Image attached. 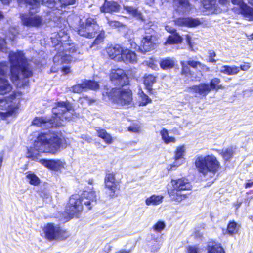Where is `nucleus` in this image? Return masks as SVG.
I'll return each mask as SVG.
<instances>
[{
    "mask_svg": "<svg viewBox=\"0 0 253 253\" xmlns=\"http://www.w3.org/2000/svg\"><path fill=\"white\" fill-rule=\"evenodd\" d=\"M250 68V65L249 63H245L243 65H242L239 67L240 70H242L243 71H247Z\"/></svg>",
    "mask_w": 253,
    "mask_h": 253,
    "instance_id": "4d7b16f0",
    "label": "nucleus"
},
{
    "mask_svg": "<svg viewBox=\"0 0 253 253\" xmlns=\"http://www.w3.org/2000/svg\"><path fill=\"white\" fill-rule=\"evenodd\" d=\"M216 56V54L214 52L212 51L210 53L209 60L210 62L214 63L216 61L214 59V57Z\"/></svg>",
    "mask_w": 253,
    "mask_h": 253,
    "instance_id": "6e6d98bb",
    "label": "nucleus"
},
{
    "mask_svg": "<svg viewBox=\"0 0 253 253\" xmlns=\"http://www.w3.org/2000/svg\"><path fill=\"white\" fill-rule=\"evenodd\" d=\"M99 88L98 84L94 81L85 80L81 84H79L72 87V90L75 93H80L88 89L96 90Z\"/></svg>",
    "mask_w": 253,
    "mask_h": 253,
    "instance_id": "2eb2a0df",
    "label": "nucleus"
},
{
    "mask_svg": "<svg viewBox=\"0 0 253 253\" xmlns=\"http://www.w3.org/2000/svg\"><path fill=\"white\" fill-rule=\"evenodd\" d=\"M80 196L85 206H87L88 209L95 204L96 202V194L94 191H84Z\"/></svg>",
    "mask_w": 253,
    "mask_h": 253,
    "instance_id": "dca6fc26",
    "label": "nucleus"
},
{
    "mask_svg": "<svg viewBox=\"0 0 253 253\" xmlns=\"http://www.w3.org/2000/svg\"><path fill=\"white\" fill-rule=\"evenodd\" d=\"M182 41V38L179 36L177 33L175 34L169 36L167 41L165 42V44H171L174 43H179L181 42Z\"/></svg>",
    "mask_w": 253,
    "mask_h": 253,
    "instance_id": "4c0bfd02",
    "label": "nucleus"
},
{
    "mask_svg": "<svg viewBox=\"0 0 253 253\" xmlns=\"http://www.w3.org/2000/svg\"><path fill=\"white\" fill-rule=\"evenodd\" d=\"M119 182L115 178V175L113 173L106 174L105 178V186L107 192L110 197L115 195V192L119 186Z\"/></svg>",
    "mask_w": 253,
    "mask_h": 253,
    "instance_id": "4468645a",
    "label": "nucleus"
},
{
    "mask_svg": "<svg viewBox=\"0 0 253 253\" xmlns=\"http://www.w3.org/2000/svg\"><path fill=\"white\" fill-rule=\"evenodd\" d=\"M174 3H179L178 10L186 12L190 9V5L188 0H174Z\"/></svg>",
    "mask_w": 253,
    "mask_h": 253,
    "instance_id": "f704fd0d",
    "label": "nucleus"
},
{
    "mask_svg": "<svg viewBox=\"0 0 253 253\" xmlns=\"http://www.w3.org/2000/svg\"><path fill=\"white\" fill-rule=\"evenodd\" d=\"M81 138L82 139H83L85 141H86L88 142H90L92 140V138L89 136H88L87 135H84V134L82 135L81 136Z\"/></svg>",
    "mask_w": 253,
    "mask_h": 253,
    "instance_id": "bf43d9fd",
    "label": "nucleus"
},
{
    "mask_svg": "<svg viewBox=\"0 0 253 253\" xmlns=\"http://www.w3.org/2000/svg\"><path fill=\"white\" fill-rule=\"evenodd\" d=\"M8 68L5 63H0V94L4 95L12 90V86L5 79Z\"/></svg>",
    "mask_w": 253,
    "mask_h": 253,
    "instance_id": "9b49d317",
    "label": "nucleus"
},
{
    "mask_svg": "<svg viewBox=\"0 0 253 253\" xmlns=\"http://www.w3.org/2000/svg\"><path fill=\"white\" fill-rule=\"evenodd\" d=\"M219 2L223 5H226L229 4L228 0H219Z\"/></svg>",
    "mask_w": 253,
    "mask_h": 253,
    "instance_id": "69168bd1",
    "label": "nucleus"
},
{
    "mask_svg": "<svg viewBox=\"0 0 253 253\" xmlns=\"http://www.w3.org/2000/svg\"><path fill=\"white\" fill-rule=\"evenodd\" d=\"M138 94L139 96L138 103L139 106H145L152 102L151 99L144 93L141 89H140Z\"/></svg>",
    "mask_w": 253,
    "mask_h": 253,
    "instance_id": "c756f323",
    "label": "nucleus"
},
{
    "mask_svg": "<svg viewBox=\"0 0 253 253\" xmlns=\"http://www.w3.org/2000/svg\"><path fill=\"white\" fill-rule=\"evenodd\" d=\"M148 66L153 69H156L157 68L156 61L154 59H151L149 62Z\"/></svg>",
    "mask_w": 253,
    "mask_h": 253,
    "instance_id": "5fc2aeb1",
    "label": "nucleus"
},
{
    "mask_svg": "<svg viewBox=\"0 0 253 253\" xmlns=\"http://www.w3.org/2000/svg\"><path fill=\"white\" fill-rule=\"evenodd\" d=\"M116 253H129V252L125 250H121Z\"/></svg>",
    "mask_w": 253,
    "mask_h": 253,
    "instance_id": "774afa93",
    "label": "nucleus"
},
{
    "mask_svg": "<svg viewBox=\"0 0 253 253\" xmlns=\"http://www.w3.org/2000/svg\"><path fill=\"white\" fill-rule=\"evenodd\" d=\"M164 196L162 195H152L145 200V204L147 206H156L163 202Z\"/></svg>",
    "mask_w": 253,
    "mask_h": 253,
    "instance_id": "cd10ccee",
    "label": "nucleus"
},
{
    "mask_svg": "<svg viewBox=\"0 0 253 253\" xmlns=\"http://www.w3.org/2000/svg\"><path fill=\"white\" fill-rule=\"evenodd\" d=\"M124 48L119 45L110 46L107 49V52L109 57L112 59L120 61Z\"/></svg>",
    "mask_w": 253,
    "mask_h": 253,
    "instance_id": "aec40b11",
    "label": "nucleus"
},
{
    "mask_svg": "<svg viewBox=\"0 0 253 253\" xmlns=\"http://www.w3.org/2000/svg\"><path fill=\"white\" fill-rule=\"evenodd\" d=\"M245 188H249L253 187V181H249L245 184Z\"/></svg>",
    "mask_w": 253,
    "mask_h": 253,
    "instance_id": "680f3d73",
    "label": "nucleus"
},
{
    "mask_svg": "<svg viewBox=\"0 0 253 253\" xmlns=\"http://www.w3.org/2000/svg\"><path fill=\"white\" fill-rule=\"evenodd\" d=\"M19 4L23 2L29 6L30 13L36 12L40 6V1L39 0H17Z\"/></svg>",
    "mask_w": 253,
    "mask_h": 253,
    "instance_id": "bb28decb",
    "label": "nucleus"
},
{
    "mask_svg": "<svg viewBox=\"0 0 253 253\" xmlns=\"http://www.w3.org/2000/svg\"><path fill=\"white\" fill-rule=\"evenodd\" d=\"M165 28L167 31H168L170 33H174L175 31V30L174 29H172V28L170 27L169 26H166Z\"/></svg>",
    "mask_w": 253,
    "mask_h": 253,
    "instance_id": "338daca9",
    "label": "nucleus"
},
{
    "mask_svg": "<svg viewBox=\"0 0 253 253\" xmlns=\"http://www.w3.org/2000/svg\"><path fill=\"white\" fill-rule=\"evenodd\" d=\"M160 245H159L158 244H157L156 245V247H152L151 248V251L153 252H157L159 251V250L160 249Z\"/></svg>",
    "mask_w": 253,
    "mask_h": 253,
    "instance_id": "0e129e2a",
    "label": "nucleus"
},
{
    "mask_svg": "<svg viewBox=\"0 0 253 253\" xmlns=\"http://www.w3.org/2000/svg\"><path fill=\"white\" fill-rule=\"evenodd\" d=\"M124 9L131 16L143 20L142 14L137 8L132 6H124Z\"/></svg>",
    "mask_w": 253,
    "mask_h": 253,
    "instance_id": "473e14b6",
    "label": "nucleus"
},
{
    "mask_svg": "<svg viewBox=\"0 0 253 253\" xmlns=\"http://www.w3.org/2000/svg\"><path fill=\"white\" fill-rule=\"evenodd\" d=\"M171 187L168 189V193L171 200L180 203L187 198V195L183 193L192 189V185L189 180L185 178L172 179Z\"/></svg>",
    "mask_w": 253,
    "mask_h": 253,
    "instance_id": "39448f33",
    "label": "nucleus"
},
{
    "mask_svg": "<svg viewBox=\"0 0 253 253\" xmlns=\"http://www.w3.org/2000/svg\"><path fill=\"white\" fill-rule=\"evenodd\" d=\"M136 61L137 57L136 54L127 48H124L120 61H123L126 63H133L136 62Z\"/></svg>",
    "mask_w": 253,
    "mask_h": 253,
    "instance_id": "4be33fe9",
    "label": "nucleus"
},
{
    "mask_svg": "<svg viewBox=\"0 0 253 253\" xmlns=\"http://www.w3.org/2000/svg\"><path fill=\"white\" fill-rule=\"evenodd\" d=\"M237 13L242 14L245 19L249 21L253 20V8L248 6L246 4L240 10H236Z\"/></svg>",
    "mask_w": 253,
    "mask_h": 253,
    "instance_id": "a878e982",
    "label": "nucleus"
},
{
    "mask_svg": "<svg viewBox=\"0 0 253 253\" xmlns=\"http://www.w3.org/2000/svg\"><path fill=\"white\" fill-rule=\"evenodd\" d=\"M203 5L204 8L208 10L211 13L218 12L215 0H203Z\"/></svg>",
    "mask_w": 253,
    "mask_h": 253,
    "instance_id": "c85d7f7f",
    "label": "nucleus"
},
{
    "mask_svg": "<svg viewBox=\"0 0 253 253\" xmlns=\"http://www.w3.org/2000/svg\"><path fill=\"white\" fill-rule=\"evenodd\" d=\"M72 110L71 104L67 101H60L58 102L56 107L53 108V113L55 115V119H49L45 118H36L32 122V124L43 128H48L53 126H58L61 125L60 122H58L59 120H63L68 119L67 117L63 116V114Z\"/></svg>",
    "mask_w": 253,
    "mask_h": 253,
    "instance_id": "7ed1b4c3",
    "label": "nucleus"
},
{
    "mask_svg": "<svg viewBox=\"0 0 253 253\" xmlns=\"http://www.w3.org/2000/svg\"><path fill=\"white\" fill-rule=\"evenodd\" d=\"M42 4L46 5L50 8L53 7L55 4V0H42Z\"/></svg>",
    "mask_w": 253,
    "mask_h": 253,
    "instance_id": "de8ad7c7",
    "label": "nucleus"
},
{
    "mask_svg": "<svg viewBox=\"0 0 253 253\" xmlns=\"http://www.w3.org/2000/svg\"><path fill=\"white\" fill-rule=\"evenodd\" d=\"M235 148L233 147H229L223 150L221 155L225 161H229L235 153Z\"/></svg>",
    "mask_w": 253,
    "mask_h": 253,
    "instance_id": "58836bf2",
    "label": "nucleus"
},
{
    "mask_svg": "<svg viewBox=\"0 0 253 253\" xmlns=\"http://www.w3.org/2000/svg\"><path fill=\"white\" fill-rule=\"evenodd\" d=\"M160 134L162 140L167 144L170 143H175L176 141V139L173 137L169 136L168 130L165 128L160 131Z\"/></svg>",
    "mask_w": 253,
    "mask_h": 253,
    "instance_id": "72a5a7b5",
    "label": "nucleus"
},
{
    "mask_svg": "<svg viewBox=\"0 0 253 253\" xmlns=\"http://www.w3.org/2000/svg\"><path fill=\"white\" fill-rule=\"evenodd\" d=\"M6 42L4 39H0V49L2 50V52H6L7 49L4 47L5 45Z\"/></svg>",
    "mask_w": 253,
    "mask_h": 253,
    "instance_id": "3c124183",
    "label": "nucleus"
},
{
    "mask_svg": "<svg viewBox=\"0 0 253 253\" xmlns=\"http://www.w3.org/2000/svg\"><path fill=\"white\" fill-rule=\"evenodd\" d=\"M158 44V41L156 36L145 35L141 40V50L144 52L150 51L154 49Z\"/></svg>",
    "mask_w": 253,
    "mask_h": 253,
    "instance_id": "ddd939ff",
    "label": "nucleus"
},
{
    "mask_svg": "<svg viewBox=\"0 0 253 253\" xmlns=\"http://www.w3.org/2000/svg\"><path fill=\"white\" fill-rule=\"evenodd\" d=\"M70 52L66 49L65 52H60L53 58V62L55 65H60L64 63H68L71 61V56L67 53Z\"/></svg>",
    "mask_w": 253,
    "mask_h": 253,
    "instance_id": "a211bd4d",
    "label": "nucleus"
},
{
    "mask_svg": "<svg viewBox=\"0 0 253 253\" xmlns=\"http://www.w3.org/2000/svg\"><path fill=\"white\" fill-rule=\"evenodd\" d=\"M76 0H57L61 6H68L69 5H73L75 3Z\"/></svg>",
    "mask_w": 253,
    "mask_h": 253,
    "instance_id": "49530a36",
    "label": "nucleus"
},
{
    "mask_svg": "<svg viewBox=\"0 0 253 253\" xmlns=\"http://www.w3.org/2000/svg\"><path fill=\"white\" fill-rule=\"evenodd\" d=\"M63 137L59 132L48 131L40 133L35 140L33 147L28 149L27 157L39 162L48 169L59 171L64 168L66 163L61 159H40V153L56 154L60 149Z\"/></svg>",
    "mask_w": 253,
    "mask_h": 253,
    "instance_id": "f257e3e1",
    "label": "nucleus"
},
{
    "mask_svg": "<svg viewBox=\"0 0 253 253\" xmlns=\"http://www.w3.org/2000/svg\"><path fill=\"white\" fill-rule=\"evenodd\" d=\"M175 24L179 26L195 27L200 25L201 22L198 19L192 18H181L175 20Z\"/></svg>",
    "mask_w": 253,
    "mask_h": 253,
    "instance_id": "6ab92c4d",
    "label": "nucleus"
},
{
    "mask_svg": "<svg viewBox=\"0 0 253 253\" xmlns=\"http://www.w3.org/2000/svg\"><path fill=\"white\" fill-rule=\"evenodd\" d=\"M62 71L67 74L71 72L70 69L69 67H64L61 68Z\"/></svg>",
    "mask_w": 253,
    "mask_h": 253,
    "instance_id": "052dcab7",
    "label": "nucleus"
},
{
    "mask_svg": "<svg viewBox=\"0 0 253 253\" xmlns=\"http://www.w3.org/2000/svg\"><path fill=\"white\" fill-rule=\"evenodd\" d=\"M82 197L78 194L72 195L66 207L65 212L73 218L81 213L83 210V201Z\"/></svg>",
    "mask_w": 253,
    "mask_h": 253,
    "instance_id": "6e6552de",
    "label": "nucleus"
},
{
    "mask_svg": "<svg viewBox=\"0 0 253 253\" xmlns=\"http://www.w3.org/2000/svg\"><path fill=\"white\" fill-rule=\"evenodd\" d=\"M16 36V32H14V33H12L11 34H9L6 36V38H8L11 40H14V38Z\"/></svg>",
    "mask_w": 253,
    "mask_h": 253,
    "instance_id": "e2e57ef3",
    "label": "nucleus"
},
{
    "mask_svg": "<svg viewBox=\"0 0 253 253\" xmlns=\"http://www.w3.org/2000/svg\"><path fill=\"white\" fill-rule=\"evenodd\" d=\"M231 1L233 4L237 5L240 9L246 4L243 0H231Z\"/></svg>",
    "mask_w": 253,
    "mask_h": 253,
    "instance_id": "09e8293b",
    "label": "nucleus"
},
{
    "mask_svg": "<svg viewBox=\"0 0 253 253\" xmlns=\"http://www.w3.org/2000/svg\"><path fill=\"white\" fill-rule=\"evenodd\" d=\"M108 23L110 26L114 27H118L120 25V23L116 21L108 20Z\"/></svg>",
    "mask_w": 253,
    "mask_h": 253,
    "instance_id": "864d4df0",
    "label": "nucleus"
},
{
    "mask_svg": "<svg viewBox=\"0 0 253 253\" xmlns=\"http://www.w3.org/2000/svg\"><path fill=\"white\" fill-rule=\"evenodd\" d=\"M128 130L133 133H139L140 132L141 128L138 125H133L128 127Z\"/></svg>",
    "mask_w": 253,
    "mask_h": 253,
    "instance_id": "a18cd8bd",
    "label": "nucleus"
},
{
    "mask_svg": "<svg viewBox=\"0 0 253 253\" xmlns=\"http://www.w3.org/2000/svg\"><path fill=\"white\" fill-rule=\"evenodd\" d=\"M239 228V226L234 221L230 222L227 228V232L229 235L235 234L237 233Z\"/></svg>",
    "mask_w": 253,
    "mask_h": 253,
    "instance_id": "ea45409f",
    "label": "nucleus"
},
{
    "mask_svg": "<svg viewBox=\"0 0 253 253\" xmlns=\"http://www.w3.org/2000/svg\"><path fill=\"white\" fill-rule=\"evenodd\" d=\"M220 79L218 78H214L211 80L209 85L210 90L217 91L220 89H224L225 87L220 84Z\"/></svg>",
    "mask_w": 253,
    "mask_h": 253,
    "instance_id": "2f4dec72",
    "label": "nucleus"
},
{
    "mask_svg": "<svg viewBox=\"0 0 253 253\" xmlns=\"http://www.w3.org/2000/svg\"><path fill=\"white\" fill-rule=\"evenodd\" d=\"M21 94L19 92L14 93L11 94L6 101L3 100H0V109L8 108L6 113L8 115H12L14 111L17 109L20 105L21 99Z\"/></svg>",
    "mask_w": 253,
    "mask_h": 253,
    "instance_id": "9d476101",
    "label": "nucleus"
},
{
    "mask_svg": "<svg viewBox=\"0 0 253 253\" xmlns=\"http://www.w3.org/2000/svg\"><path fill=\"white\" fill-rule=\"evenodd\" d=\"M187 253H199L200 249L197 245L189 246L186 248Z\"/></svg>",
    "mask_w": 253,
    "mask_h": 253,
    "instance_id": "c03bdc74",
    "label": "nucleus"
},
{
    "mask_svg": "<svg viewBox=\"0 0 253 253\" xmlns=\"http://www.w3.org/2000/svg\"><path fill=\"white\" fill-rule=\"evenodd\" d=\"M174 61L170 58H165L162 59L160 63V67L164 70L172 68L174 66Z\"/></svg>",
    "mask_w": 253,
    "mask_h": 253,
    "instance_id": "e433bc0d",
    "label": "nucleus"
},
{
    "mask_svg": "<svg viewBox=\"0 0 253 253\" xmlns=\"http://www.w3.org/2000/svg\"><path fill=\"white\" fill-rule=\"evenodd\" d=\"M220 71L228 75H233L237 74L240 71V68L239 67L235 66H223L221 67Z\"/></svg>",
    "mask_w": 253,
    "mask_h": 253,
    "instance_id": "7c9ffc66",
    "label": "nucleus"
},
{
    "mask_svg": "<svg viewBox=\"0 0 253 253\" xmlns=\"http://www.w3.org/2000/svg\"><path fill=\"white\" fill-rule=\"evenodd\" d=\"M157 82V77L153 75L150 74L146 75L144 78V84L145 89L150 94H152L153 92V85Z\"/></svg>",
    "mask_w": 253,
    "mask_h": 253,
    "instance_id": "b1692460",
    "label": "nucleus"
},
{
    "mask_svg": "<svg viewBox=\"0 0 253 253\" xmlns=\"http://www.w3.org/2000/svg\"><path fill=\"white\" fill-rule=\"evenodd\" d=\"M98 34V35H97L96 38L94 40L92 45L91 46V47H92L93 46L95 45H98L102 42H103L105 38L104 31L102 29L101 31L99 32Z\"/></svg>",
    "mask_w": 253,
    "mask_h": 253,
    "instance_id": "79ce46f5",
    "label": "nucleus"
},
{
    "mask_svg": "<svg viewBox=\"0 0 253 253\" xmlns=\"http://www.w3.org/2000/svg\"><path fill=\"white\" fill-rule=\"evenodd\" d=\"M186 146L181 145L176 147L174 151V162L170 165L169 170L175 169L184 162V156L186 153Z\"/></svg>",
    "mask_w": 253,
    "mask_h": 253,
    "instance_id": "f8f14e48",
    "label": "nucleus"
},
{
    "mask_svg": "<svg viewBox=\"0 0 253 253\" xmlns=\"http://www.w3.org/2000/svg\"><path fill=\"white\" fill-rule=\"evenodd\" d=\"M120 8V5L116 2L105 1L101 7L100 11L103 13L116 12L119 10Z\"/></svg>",
    "mask_w": 253,
    "mask_h": 253,
    "instance_id": "412c9836",
    "label": "nucleus"
},
{
    "mask_svg": "<svg viewBox=\"0 0 253 253\" xmlns=\"http://www.w3.org/2000/svg\"><path fill=\"white\" fill-rule=\"evenodd\" d=\"M112 81H118L119 83L125 78H126V75L123 70L119 68L112 69L110 75Z\"/></svg>",
    "mask_w": 253,
    "mask_h": 253,
    "instance_id": "393cba45",
    "label": "nucleus"
},
{
    "mask_svg": "<svg viewBox=\"0 0 253 253\" xmlns=\"http://www.w3.org/2000/svg\"><path fill=\"white\" fill-rule=\"evenodd\" d=\"M101 30V27L94 19L88 18L86 20L84 24L80 26L78 33L82 36L92 38L94 37Z\"/></svg>",
    "mask_w": 253,
    "mask_h": 253,
    "instance_id": "0eeeda50",
    "label": "nucleus"
},
{
    "mask_svg": "<svg viewBox=\"0 0 253 253\" xmlns=\"http://www.w3.org/2000/svg\"><path fill=\"white\" fill-rule=\"evenodd\" d=\"M9 58L11 63L10 78L13 82L20 79L21 76L29 78L32 75V72L22 52H10Z\"/></svg>",
    "mask_w": 253,
    "mask_h": 253,
    "instance_id": "f03ea898",
    "label": "nucleus"
},
{
    "mask_svg": "<svg viewBox=\"0 0 253 253\" xmlns=\"http://www.w3.org/2000/svg\"><path fill=\"white\" fill-rule=\"evenodd\" d=\"M166 227V224L164 221H158L152 227L153 230L156 232H161Z\"/></svg>",
    "mask_w": 253,
    "mask_h": 253,
    "instance_id": "37998d69",
    "label": "nucleus"
},
{
    "mask_svg": "<svg viewBox=\"0 0 253 253\" xmlns=\"http://www.w3.org/2000/svg\"><path fill=\"white\" fill-rule=\"evenodd\" d=\"M194 92L203 96H206L210 91V86L208 84H201L198 85H194L190 88Z\"/></svg>",
    "mask_w": 253,
    "mask_h": 253,
    "instance_id": "5701e85b",
    "label": "nucleus"
},
{
    "mask_svg": "<svg viewBox=\"0 0 253 253\" xmlns=\"http://www.w3.org/2000/svg\"><path fill=\"white\" fill-rule=\"evenodd\" d=\"M22 23L23 25L27 27H38L42 22L41 17L38 15H21Z\"/></svg>",
    "mask_w": 253,
    "mask_h": 253,
    "instance_id": "f3484780",
    "label": "nucleus"
},
{
    "mask_svg": "<svg viewBox=\"0 0 253 253\" xmlns=\"http://www.w3.org/2000/svg\"><path fill=\"white\" fill-rule=\"evenodd\" d=\"M43 230L45 237L49 240H64L69 236L67 231L52 223L47 224Z\"/></svg>",
    "mask_w": 253,
    "mask_h": 253,
    "instance_id": "1a4fd4ad",
    "label": "nucleus"
},
{
    "mask_svg": "<svg viewBox=\"0 0 253 253\" xmlns=\"http://www.w3.org/2000/svg\"><path fill=\"white\" fill-rule=\"evenodd\" d=\"M195 164L199 172L204 176L210 173L213 177L220 168V163L213 155L198 156L195 160Z\"/></svg>",
    "mask_w": 253,
    "mask_h": 253,
    "instance_id": "20e7f679",
    "label": "nucleus"
},
{
    "mask_svg": "<svg viewBox=\"0 0 253 253\" xmlns=\"http://www.w3.org/2000/svg\"><path fill=\"white\" fill-rule=\"evenodd\" d=\"M27 178L29 180V183L34 185H37L40 183L39 178L33 173L29 172L27 173Z\"/></svg>",
    "mask_w": 253,
    "mask_h": 253,
    "instance_id": "a19ab883",
    "label": "nucleus"
},
{
    "mask_svg": "<svg viewBox=\"0 0 253 253\" xmlns=\"http://www.w3.org/2000/svg\"><path fill=\"white\" fill-rule=\"evenodd\" d=\"M186 41L189 45V48L191 49V50H194L193 44L192 43V42H191V37L189 35H186Z\"/></svg>",
    "mask_w": 253,
    "mask_h": 253,
    "instance_id": "603ef678",
    "label": "nucleus"
},
{
    "mask_svg": "<svg viewBox=\"0 0 253 253\" xmlns=\"http://www.w3.org/2000/svg\"><path fill=\"white\" fill-rule=\"evenodd\" d=\"M97 135L103 139L107 144H111L113 142V138L104 129L97 130Z\"/></svg>",
    "mask_w": 253,
    "mask_h": 253,
    "instance_id": "c9c22d12",
    "label": "nucleus"
},
{
    "mask_svg": "<svg viewBox=\"0 0 253 253\" xmlns=\"http://www.w3.org/2000/svg\"><path fill=\"white\" fill-rule=\"evenodd\" d=\"M199 67L201 70L205 72H208L210 71L209 67H208V66L204 64H202L201 63H200V65Z\"/></svg>",
    "mask_w": 253,
    "mask_h": 253,
    "instance_id": "13d9d810",
    "label": "nucleus"
},
{
    "mask_svg": "<svg viewBox=\"0 0 253 253\" xmlns=\"http://www.w3.org/2000/svg\"><path fill=\"white\" fill-rule=\"evenodd\" d=\"M108 97L113 103L120 106L129 108L133 105V94L129 88H113Z\"/></svg>",
    "mask_w": 253,
    "mask_h": 253,
    "instance_id": "423d86ee",
    "label": "nucleus"
},
{
    "mask_svg": "<svg viewBox=\"0 0 253 253\" xmlns=\"http://www.w3.org/2000/svg\"><path fill=\"white\" fill-rule=\"evenodd\" d=\"M200 62L195 61H188V64L191 67L194 68H197L199 67L200 65Z\"/></svg>",
    "mask_w": 253,
    "mask_h": 253,
    "instance_id": "8fccbe9b",
    "label": "nucleus"
}]
</instances>
